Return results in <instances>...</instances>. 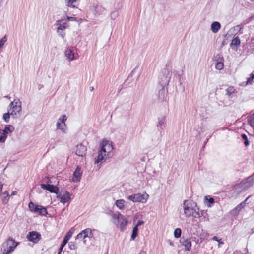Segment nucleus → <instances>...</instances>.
Returning <instances> with one entry per match:
<instances>
[{
	"instance_id": "nucleus-61",
	"label": "nucleus",
	"mask_w": 254,
	"mask_h": 254,
	"mask_svg": "<svg viewBox=\"0 0 254 254\" xmlns=\"http://www.w3.org/2000/svg\"><path fill=\"white\" fill-rule=\"evenodd\" d=\"M251 74L254 76V71L251 73Z\"/></svg>"
},
{
	"instance_id": "nucleus-58",
	"label": "nucleus",
	"mask_w": 254,
	"mask_h": 254,
	"mask_svg": "<svg viewBox=\"0 0 254 254\" xmlns=\"http://www.w3.org/2000/svg\"><path fill=\"white\" fill-rule=\"evenodd\" d=\"M250 196L248 197L244 201H243V202H245V204L246 203V202H247V200H248V199L249 198Z\"/></svg>"
},
{
	"instance_id": "nucleus-44",
	"label": "nucleus",
	"mask_w": 254,
	"mask_h": 254,
	"mask_svg": "<svg viewBox=\"0 0 254 254\" xmlns=\"http://www.w3.org/2000/svg\"><path fill=\"white\" fill-rule=\"evenodd\" d=\"M69 248L70 250H75L76 248L75 242H70L69 243Z\"/></svg>"
},
{
	"instance_id": "nucleus-30",
	"label": "nucleus",
	"mask_w": 254,
	"mask_h": 254,
	"mask_svg": "<svg viewBox=\"0 0 254 254\" xmlns=\"http://www.w3.org/2000/svg\"><path fill=\"white\" fill-rule=\"evenodd\" d=\"M10 115V112L9 111H8L7 113H4L3 114V119L5 122L8 123L9 122V118Z\"/></svg>"
},
{
	"instance_id": "nucleus-37",
	"label": "nucleus",
	"mask_w": 254,
	"mask_h": 254,
	"mask_svg": "<svg viewBox=\"0 0 254 254\" xmlns=\"http://www.w3.org/2000/svg\"><path fill=\"white\" fill-rule=\"evenodd\" d=\"M234 89L233 87H229L226 90V95L230 96L233 93H234Z\"/></svg>"
},
{
	"instance_id": "nucleus-34",
	"label": "nucleus",
	"mask_w": 254,
	"mask_h": 254,
	"mask_svg": "<svg viewBox=\"0 0 254 254\" xmlns=\"http://www.w3.org/2000/svg\"><path fill=\"white\" fill-rule=\"evenodd\" d=\"M224 64L222 62H217L215 65V68L218 70H221L223 69Z\"/></svg>"
},
{
	"instance_id": "nucleus-3",
	"label": "nucleus",
	"mask_w": 254,
	"mask_h": 254,
	"mask_svg": "<svg viewBox=\"0 0 254 254\" xmlns=\"http://www.w3.org/2000/svg\"><path fill=\"white\" fill-rule=\"evenodd\" d=\"M112 217L116 220L114 223L122 230H124L128 222V220L119 212L117 214H114Z\"/></svg>"
},
{
	"instance_id": "nucleus-60",
	"label": "nucleus",
	"mask_w": 254,
	"mask_h": 254,
	"mask_svg": "<svg viewBox=\"0 0 254 254\" xmlns=\"http://www.w3.org/2000/svg\"><path fill=\"white\" fill-rule=\"evenodd\" d=\"M220 240H219V244H223V242H220Z\"/></svg>"
},
{
	"instance_id": "nucleus-13",
	"label": "nucleus",
	"mask_w": 254,
	"mask_h": 254,
	"mask_svg": "<svg viewBox=\"0 0 254 254\" xmlns=\"http://www.w3.org/2000/svg\"><path fill=\"white\" fill-rule=\"evenodd\" d=\"M82 174L81 167L79 166H77L75 171L73 172L72 181L74 182H79L81 180V177Z\"/></svg>"
},
{
	"instance_id": "nucleus-14",
	"label": "nucleus",
	"mask_w": 254,
	"mask_h": 254,
	"mask_svg": "<svg viewBox=\"0 0 254 254\" xmlns=\"http://www.w3.org/2000/svg\"><path fill=\"white\" fill-rule=\"evenodd\" d=\"M180 242L181 244L185 247L186 251H190L191 248V242L190 239H185L184 237L181 238Z\"/></svg>"
},
{
	"instance_id": "nucleus-7",
	"label": "nucleus",
	"mask_w": 254,
	"mask_h": 254,
	"mask_svg": "<svg viewBox=\"0 0 254 254\" xmlns=\"http://www.w3.org/2000/svg\"><path fill=\"white\" fill-rule=\"evenodd\" d=\"M95 229H91L90 228H86L82 230L76 236V239H85L86 238H92L94 237L93 232L95 231Z\"/></svg>"
},
{
	"instance_id": "nucleus-42",
	"label": "nucleus",
	"mask_w": 254,
	"mask_h": 254,
	"mask_svg": "<svg viewBox=\"0 0 254 254\" xmlns=\"http://www.w3.org/2000/svg\"><path fill=\"white\" fill-rule=\"evenodd\" d=\"M254 79V76L251 74L250 77H249L247 79V84H252L253 82Z\"/></svg>"
},
{
	"instance_id": "nucleus-53",
	"label": "nucleus",
	"mask_w": 254,
	"mask_h": 254,
	"mask_svg": "<svg viewBox=\"0 0 254 254\" xmlns=\"http://www.w3.org/2000/svg\"><path fill=\"white\" fill-rule=\"evenodd\" d=\"M212 240H214V241H218V242H219V239H218V238L216 236H214L212 238Z\"/></svg>"
},
{
	"instance_id": "nucleus-50",
	"label": "nucleus",
	"mask_w": 254,
	"mask_h": 254,
	"mask_svg": "<svg viewBox=\"0 0 254 254\" xmlns=\"http://www.w3.org/2000/svg\"><path fill=\"white\" fill-rule=\"evenodd\" d=\"M144 224V221H142V220H139L138 222H137V223L136 224V225H135V226H137V228H138V227L139 226H140L142 224Z\"/></svg>"
},
{
	"instance_id": "nucleus-56",
	"label": "nucleus",
	"mask_w": 254,
	"mask_h": 254,
	"mask_svg": "<svg viewBox=\"0 0 254 254\" xmlns=\"http://www.w3.org/2000/svg\"><path fill=\"white\" fill-rule=\"evenodd\" d=\"M3 194L7 195V194H9L8 191L6 190L3 193Z\"/></svg>"
},
{
	"instance_id": "nucleus-38",
	"label": "nucleus",
	"mask_w": 254,
	"mask_h": 254,
	"mask_svg": "<svg viewBox=\"0 0 254 254\" xmlns=\"http://www.w3.org/2000/svg\"><path fill=\"white\" fill-rule=\"evenodd\" d=\"M6 41L7 38L6 36H4L1 40H0V49L3 47Z\"/></svg>"
},
{
	"instance_id": "nucleus-49",
	"label": "nucleus",
	"mask_w": 254,
	"mask_h": 254,
	"mask_svg": "<svg viewBox=\"0 0 254 254\" xmlns=\"http://www.w3.org/2000/svg\"><path fill=\"white\" fill-rule=\"evenodd\" d=\"M63 30H60V33H58V34L61 36L63 38H64L65 36V33L63 32Z\"/></svg>"
},
{
	"instance_id": "nucleus-33",
	"label": "nucleus",
	"mask_w": 254,
	"mask_h": 254,
	"mask_svg": "<svg viewBox=\"0 0 254 254\" xmlns=\"http://www.w3.org/2000/svg\"><path fill=\"white\" fill-rule=\"evenodd\" d=\"M66 28V23L61 24L59 27H57V33H60V30H64Z\"/></svg>"
},
{
	"instance_id": "nucleus-10",
	"label": "nucleus",
	"mask_w": 254,
	"mask_h": 254,
	"mask_svg": "<svg viewBox=\"0 0 254 254\" xmlns=\"http://www.w3.org/2000/svg\"><path fill=\"white\" fill-rule=\"evenodd\" d=\"M73 233V231L72 230V229H71L67 232V233L66 234V235L64 237V240L59 248V251L58 252V254H61L64 247L67 244V243L68 242L69 239L71 237Z\"/></svg>"
},
{
	"instance_id": "nucleus-26",
	"label": "nucleus",
	"mask_w": 254,
	"mask_h": 254,
	"mask_svg": "<svg viewBox=\"0 0 254 254\" xmlns=\"http://www.w3.org/2000/svg\"><path fill=\"white\" fill-rule=\"evenodd\" d=\"M240 42L241 41L239 37H236L232 40L231 43V46H235L237 48V46L240 44Z\"/></svg>"
},
{
	"instance_id": "nucleus-28",
	"label": "nucleus",
	"mask_w": 254,
	"mask_h": 254,
	"mask_svg": "<svg viewBox=\"0 0 254 254\" xmlns=\"http://www.w3.org/2000/svg\"><path fill=\"white\" fill-rule=\"evenodd\" d=\"M138 229L137 226H134L133 228L132 233L131 236V240H133L136 237L138 234Z\"/></svg>"
},
{
	"instance_id": "nucleus-59",
	"label": "nucleus",
	"mask_w": 254,
	"mask_h": 254,
	"mask_svg": "<svg viewBox=\"0 0 254 254\" xmlns=\"http://www.w3.org/2000/svg\"><path fill=\"white\" fill-rule=\"evenodd\" d=\"M90 90L91 91H93V90H94L93 87H90Z\"/></svg>"
},
{
	"instance_id": "nucleus-1",
	"label": "nucleus",
	"mask_w": 254,
	"mask_h": 254,
	"mask_svg": "<svg viewBox=\"0 0 254 254\" xmlns=\"http://www.w3.org/2000/svg\"><path fill=\"white\" fill-rule=\"evenodd\" d=\"M184 213L187 217L192 216L194 218H199L202 216V213H200L199 209L195 204V207H193L192 204L189 206L187 200H185L183 203Z\"/></svg>"
},
{
	"instance_id": "nucleus-29",
	"label": "nucleus",
	"mask_w": 254,
	"mask_h": 254,
	"mask_svg": "<svg viewBox=\"0 0 254 254\" xmlns=\"http://www.w3.org/2000/svg\"><path fill=\"white\" fill-rule=\"evenodd\" d=\"M242 138L244 140V144L246 146H248L250 145L249 141L248 139V137L246 134H242Z\"/></svg>"
},
{
	"instance_id": "nucleus-32",
	"label": "nucleus",
	"mask_w": 254,
	"mask_h": 254,
	"mask_svg": "<svg viewBox=\"0 0 254 254\" xmlns=\"http://www.w3.org/2000/svg\"><path fill=\"white\" fill-rule=\"evenodd\" d=\"M36 207V205H35L33 202H30L28 204V208L30 211L35 213V209Z\"/></svg>"
},
{
	"instance_id": "nucleus-63",
	"label": "nucleus",
	"mask_w": 254,
	"mask_h": 254,
	"mask_svg": "<svg viewBox=\"0 0 254 254\" xmlns=\"http://www.w3.org/2000/svg\"><path fill=\"white\" fill-rule=\"evenodd\" d=\"M62 130H63V133H65V131L64 130H63V129Z\"/></svg>"
},
{
	"instance_id": "nucleus-45",
	"label": "nucleus",
	"mask_w": 254,
	"mask_h": 254,
	"mask_svg": "<svg viewBox=\"0 0 254 254\" xmlns=\"http://www.w3.org/2000/svg\"><path fill=\"white\" fill-rule=\"evenodd\" d=\"M240 211L238 209H236V207L231 211V214L232 215H237L239 214Z\"/></svg>"
},
{
	"instance_id": "nucleus-54",
	"label": "nucleus",
	"mask_w": 254,
	"mask_h": 254,
	"mask_svg": "<svg viewBox=\"0 0 254 254\" xmlns=\"http://www.w3.org/2000/svg\"><path fill=\"white\" fill-rule=\"evenodd\" d=\"M235 28L237 30L240 31L241 29V27L240 25H237L235 27Z\"/></svg>"
},
{
	"instance_id": "nucleus-47",
	"label": "nucleus",
	"mask_w": 254,
	"mask_h": 254,
	"mask_svg": "<svg viewBox=\"0 0 254 254\" xmlns=\"http://www.w3.org/2000/svg\"><path fill=\"white\" fill-rule=\"evenodd\" d=\"M57 129L63 130V125L59 122L57 121L56 124Z\"/></svg>"
},
{
	"instance_id": "nucleus-36",
	"label": "nucleus",
	"mask_w": 254,
	"mask_h": 254,
	"mask_svg": "<svg viewBox=\"0 0 254 254\" xmlns=\"http://www.w3.org/2000/svg\"><path fill=\"white\" fill-rule=\"evenodd\" d=\"M222 59H223V57L220 54H216L213 57V60L217 62H220L219 61H221Z\"/></svg>"
},
{
	"instance_id": "nucleus-40",
	"label": "nucleus",
	"mask_w": 254,
	"mask_h": 254,
	"mask_svg": "<svg viewBox=\"0 0 254 254\" xmlns=\"http://www.w3.org/2000/svg\"><path fill=\"white\" fill-rule=\"evenodd\" d=\"M254 183V180L252 177H249L247 178V183L249 186H252Z\"/></svg>"
},
{
	"instance_id": "nucleus-62",
	"label": "nucleus",
	"mask_w": 254,
	"mask_h": 254,
	"mask_svg": "<svg viewBox=\"0 0 254 254\" xmlns=\"http://www.w3.org/2000/svg\"><path fill=\"white\" fill-rule=\"evenodd\" d=\"M251 74L254 76V71L251 73Z\"/></svg>"
},
{
	"instance_id": "nucleus-25",
	"label": "nucleus",
	"mask_w": 254,
	"mask_h": 254,
	"mask_svg": "<svg viewBox=\"0 0 254 254\" xmlns=\"http://www.w3.org/2000/svg\"><path fill=\"white\" fill-rule=\"evenodd\" d=\"M77 0H65V3L67 6L72 7L74 8H76L74 3H76Z\"/></svg>"
},
{
	"instance_id": "nucleus-51",
	"label": "nucleus",
	"mask_w": 254,
	"mask_h": 254,
	"mask_svg": "<svg viewBox=\"0 0 254 254\" xmlns=\"http://www.w3.org/2000/svg\"><path fill=\"white\" fill-rule=\"evenodd\" d=\"M67 19L69 21H75L76 20V18L75 17H70V16H67Z\"/></svg>"
},
{
	"instance_id": "nucleus-39",
	"label": "nucleus",
	"mask_w": 254,
	"mask_h": 254,
	"mask_svg": "<svg viewBox=\"0 0 254 254\" xmlns=\"http://www.w3.org/2000/svg\"><path fill=\"white\" fill-rule=\"evenodd\" d=\"M9 198H10V195L9 194H7V195L4 196L2 199V201L3 204H7L9 200Z\"/></svg>"
},
{
	"instance_id": "nucleus-43",
	"label": "nucleus",
	"mask_w": 254,
	"mask_h": 254,
	"mask_svg": "<svg viewBox=\"0 0 254 254\" xmlns=\"http://www.w3.org/2000/svg\"><path fill=\"white\" fill-rule=\"evenodd\" d=\"M245 206V202H242L240 204L237 205L236 207V209H238L239 211L241 210L242 208L244 207Z\"/></svg>"
},
{
	"instance_id": "nucleus-4",
	"label": "nucleus",
	"mask_w": 254,
	"mask_h": 254,
	"mask_svg": "<svg viewBox=\"0 0 254 254\" xmlns=\"http://www.w3.org/2000/svg\"><path fill=\"white\" fill-rule=\"evenodd\" d=\"M171 73L167 70L164 69L159 76V83L161 87L167 85L170 81Z\"/></svg>"
},
{
	"instance_id": "nucleus-64",
	"label": "nucleus",
	"mask_w": 254,
	"mask_h": 254,
	"mask_svg": "<svg viewBox=\"0 0 254 254\" xmlns=\"http://www.w3.org/2000/svg\"><path fill=\"white\" fill-rule=\"evenodd\" d=\"M252 2H254V0H250Z\"/></svg>"
},
{
	"instance_id": "nucleus-24",
	"label": "nucleus",
	"mask_w": 254,
	"mask_h": 254,
	"mask_svg": "<svg viewBox=\"0 0 254 254\" xmlns=\"http://www.w3.org/2000/svg\"><path fill=\"white\" fill-rule=\"evenodd\" d=\"M125 201L123 199L117 200L116 201V205L120 209H123L125 207Z\"/></svg>"
},
{
	"instance_id": "nucleus-27",
	"label": "nucleus",
	"mask_w": 254,
	"mask_h": 254,
	"mask_svg": "<svg viewBox=\"0 0 254 254\" xmlns=\"http://www.w3.org/2000/svg\"><path fill=\"white\" fill-rule=\"evenodd\" d=\"M14 130V127L12 125H6L5 126L4 129L2 130V131H7L8 133H11Z\"/></svg>"
},
{
	"instance_id": "nucleus-16",
	"label": "nucleus",
	"mask_w": 254,
	"mask_h": 254,
	"mask_svg": "<svg viewBox=\"0 0 254 254\" xmlns=\"http://www.w3.org/2000/svg\"><path fill=\"white\" fill-rule=\"evenodd\" d=\"M35 213H37L42 216H46L48 214V212L46 207L42 205H36V207L35 209Z\"/></svg>"
},
{
	"instance_id": "nucleus-12",
	"label": "nucleus",
	"mask_w": 254,
	"mask_h": 254,
	"mask_svg": "<svg viewBox=\"0 0 254 254\" xmlns=\"http://www.w3.org/2000/svg\"><path fill=\"white\" fill-rule=\"evenodd\" d=\"M87 148L82 144H80L76 146L75 153L77 155L83 157L86 155Z\"/></svg>"
},
{
	"instance_id": "nucleus-31",
	"label": "nucleus",
	"mask_w": 254,
	"mask_h": 254,
	"mask_svg": "<svg viewBox=\"0 0 254 254\" xmlns=\"http://www.w3.org/2000/svg\"><path fill=\"white\" fill-rule=\"evenodd\" d=\"M174 237L176 238H179L181 235V230L180 228H177L174 230Z\"/></svg>"
},
{
	"instance_id": "nucleus-55",
	"label": "nucleus",
	"mask_w": 254,
	"mask_h": 254,
	"mask_svg": "<svg viewBox=\"0 0 254 254\" xmlns=\"http://www.w3.org/2000/svg\"><path fill=\"white\" fill-rule=\"evenodd\" d=\"M17 194V191L15 190H14L11 193V195H15Z\"/></svg>"
},
{
	"instance_id": "nucleus-20",
	"label": "nucleus",
	"mask_w": 254,
	"mask_h": 254,
	"mask_svg": "<svg viewBox=\"0 0 254 254\" xmlns=\"http://www.w3.org/2000/svg\"><path fill=\"white\" fill-rule=\"evenodd\" d=\"M65 56L69 61H71L76 59L75 54L70 49H67L64 52Z\"/></svg>"
},
{
	"instance_id": "nucleus-22",
	"label": "nucleus",
	"mask_w": 254,
	"mask_h": 254,
	"mask_svg": "<svg viewBox=\"0 0 254 254\" xmlns=\"http://www.w3.org/2000/svg\"><path fill=\"white\" fill-rule=\"evenodd\" d=\"M2 130L3 129L0 130V142L1 143L5 142L6 138L7 137V135L8 133V132L7 131H4V132H3L2 131Z\"/></svg>"
},
{
	"instance_id": "nucleus-6",
	"label": "nucleus",
	"mask_w": 254,
	"mask_h": 254,
	"mask_svg": "<svg viewBox=\"0 0 254 254\" xmlns=\"http://www.w3.org/2000/svg\"><path fill=\"white\" fill-rule=\"evenodd\" d=\"M113 146L108 141L103 142L101 150L106 154V158H111L114 156Z\"/></svg>"
},
{
	"instance_id": "nucleus-9",
	"label": "nucleus",
	"mask_w": 254,
	"mask_h": 254,
	"mask_svg": "<svg viewBox=\"0 0 254 254\" xmlns=\"http://www.w3.org/2000/svg\"><path fill=\"white\" fill-rule=\"evenodd\" d=\"M28 241L34 243H37L41 239V235L36 231L29 232L27 235Z\"/></svg>"
},
{
	"instance_id": "nucleus-19",
	"label": "nucleus",
	"mask_w": 254,
	"mask_h": 254,
	"mask_svg": "<svg viewBox=\"0 0 254 254\" xmlns=\"http://www.w3.org/2000/svg\"><path fill=\"white\" fill-rule=\"evenodd\" d=\"M166 125V117L162 116L158 118V123L157 127L159 129L163 130Z\"/></svg>"
},
{
	"instance_id": "nucleus-23",
	"label": "nucleus",
	"mask_w": 254,
	"mask_h": 254,
	"mask_svg": "<svg viewBox=\"0 0 254 254\" xmlns=\"http://www.w3.org/2000/svg\"><path fill=\"white\" fill-rule=\"evenodd\" d=\"M162 88L158 91V98L160 99H164L166 95V92L164 89L165 87H161Z\"/></svg>"
},
{
	"instance_id": "nucleus-48",
	"label": "nucleus",
	"mask_w": 254,
	"mask_h": 254,
	"mask_svg": "<svg viewBox=\"0 0 254 254\" xmlns=\"http://www.w3.org/2000/svg\"><path fill=\"white\" fill-rule=\"evenodd\" d=\"M118 15V12L117 11L113 12L111 14V18L115 19Z\"/></svg>"
},
{
	"instance_id": "nucleus-35",
	"label": "nucleus",
	"mask_w": 254,
	"mask_h": 254,
	"mask_svg": "<svg viewBox=\"0 0 254 254\" xmlns=\"http://www.w3.org/2000/svg\"><path fill=\"white\" fill-rule=\"evenodd\" d=\"M67 120V117L65 115H64L62 116L58 120L60 123H62L64 124V125L65 126V122Z\"/></svg>"
},
{
	"instance_id": "nucleus-52",
	"label": "nucleus",
	"mask_w": 254,
	"mask_h": 254,
	"mask_svg": "<svg viewBox=\"0 0 254 254\" xmlns=\"http://www.w3.org/2000/svg\"><path fill=\"white\" fill-rule=\"evenodd\" d=\"M61 20H58L56 21L55 25L56 26H57L58 27H59V25H61Z\"/></svg>"
},
{
	"instance_id": "nucleus-15",
	"label": "nucleus",
	"mask_w": 254,
	"mask_h": 254,
	"mask_svg": "<svg viewBox=\"0 0 254 254\" xmlns=\"http://www.w3.org/2000/svg\"><path fill=\"white\" fill-rule=\"evenodd\" d=\"M93 12L95 15H100L104 13L106 9L101 5H94L93 6Z\"/></svg>"
},
{
	"instance_id": "nucleus-11",
	"label": "nucleus",
	"mask_w": 254,
	"mask_h": 254,
	"mask_svg": "<svg viewBox=\"0 0 254 254\" xmlns=\"http://www.w3.org/2000/svg\"><path fill=\"white\" fill-rule=\"evenodd\" d=\"M41 187L44 190H48L51 193L57 194L59 192V188L53 185L42 184H41Z\"/></svg>"
},
{
	"instance_id": "nucleus-21",
	"label": "nucleus",
	"mask_w": 254,
	"mask_h": 254,
	"mask_svg": "<svg viewBox=\"0 0 254 254\" xmlns=\"http://www.w3.org/2000/svg\"><path fill=\"white\" fill-rule=\"evenodd\" d=\"M221 28V24L219 22H213L211 25V30L214 33H216L218 32Z\"/></svg>"
},
{
	"instance_id": "nucleus-41",
	"label": "nucleus",
	"mask_w": 254,
	"mask_h": 254,
	"mask_svg": "<svg viewBox=\"0 0 254 254\" xmlns=\"http://www.w3.org/2000/svg\"><path fill=\"white\" fill-rule=\"evenodd\" d=\"M206 199L207 200L208 202L209 203V206L211 207V206L214 203V199L213 198H207L206 196H205Z\"/></svg>"
},
{
	"instance_id": "nucleus-57",
	"label": "nucleus",
	"mask_w": 254,
	"mask_h": 254,
	"mask_svg": "<svg viewBox=\"0 0 254 254\" xmlns=\"http://www.w3.org/2000/svg\"><path fill=\"white\" fill-rule=\"evenodd\" d=\"M138 254H146V253L144 251H141Z\"/></svg>"
},
{
	"instance_id": "nucleus-46",
	"label": "nucleus",
	"mask_w": 254,
	"mask_h": 254,
	"mask_svg": "<svg viewBox=\"0 0 254 254\" xmlns=\"http://www.w3.org/2000/svg\"><path fill=\"white\" fill-rule=\"evenodd\" d=\"M17 101V100L14 99L13 101L11 102L10 103L9 106L10 107V109H12L15 107V105H16V103Z\"/></svg>"
},
{
	"instance_id": "nucleus-2",
	"label": "nucleus",
	"mask_w": 254,
	"mask_h": 254,
	"mask_svg": "<svg viewBox=\"0 0 254 254\" xmlns=\"http://www.w3.org/2000/svg\"><path fill=\"white\" fill-rule=\"evenodd\" d=\"M19 244L13 238L9 237L8 239L2 244V254H10L13 252Z\"/></svg>"
},
{
	"instance_id": "nucleus-18",
	"label": "nucleus",
	"mask_w": 254,
	"mask_h": 254,
	"mask_svg": "<svg viewBox=\"0 0 254 254\" xmlns=\"http://www.w3.org/2000/svg\"><path fill=\"white\" fill-rule=\"evenodd\" d=\"M106 154L100 150L95 161V163H102L103 161H106L107 159H110L109 158H106Z\"/></svg>"
},
{
	"instance_id": "nucleus-8",
	"label": "nucleus",
	"mask_w": 254,
	"mask_h": 254,
	"mask_svg": "<svg viewBox=\"0 0 254 254\" xmlns=\"http://www.w3.org/2000/svg\"><path fill=\"white\" fill-rule=\"evenodd\" d=\"M21 110V102L19 99H17L15 107L13 109L9 110L10 112V115L14 118L18 117V116L20 115Z\"/></svg>"
},
{
	"instance_id": "nucleus-17",
	"label": "nucleus",
	"mask_w": 254,
	"mask_h": 254,
	"mask_svg": "<svg viewBox=\"0 0 254 254\" xmlns=\"http://www.w3.org/2000/svg\"><path fill=\"white\" fill-rule=\"evenodd\" d=\"M70 193L69 192L66 191L65 193L63 195H59L57 198L60 199V202L63 204L68 202L70 199Z\"/></svg>"
},
{
	"instance_id": "nucleus-5",
	"label": "nucleus",
	"mask_w": 254,
	"mask_h": 254,
	"mask_svg": "<svg viewBox=\"0 0 254 254\" xmlns=\"http://www.w3.org/2000/svg\"><path fill=\"white\" fill-rule=\"evenodd\" d=\"M148 197L149 195L146 193L144 194L137 193L127 196V199L134 203L139 202L143 203L147 201Z\"/></svg>"
}]
</instances>
